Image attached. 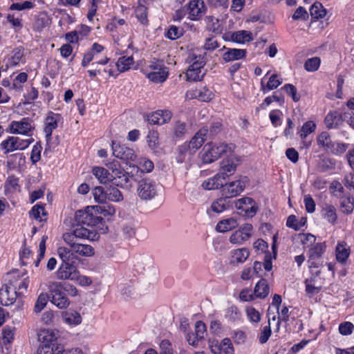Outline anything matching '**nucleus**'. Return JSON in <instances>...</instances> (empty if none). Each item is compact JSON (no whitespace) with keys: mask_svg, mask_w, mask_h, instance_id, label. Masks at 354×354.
I'll list each match as a JSON object with an SVG mask.
<instances>
[{"mask_svg":"<svg viewBox=\"0 0 354 354\" xmlns=\"http://www.w3.org/2000/svg\"><path fill=\"white\" fill-rule=\"evenodd\" d=\"M234 148L235 145L232 143L207 144L203 149V162L206 164L212 163L223 155L231 154Z\"/></svg>","mask_w":354,"mask_h":354,"instance_id":"nucleus-1","label":"nucleus"},{"mask_svg":"<svg viewBox=\"0 0 354 354\" xmlns=\"http://www.w3.org/2000/svg\"><path fill=\"white\" fill-rule=\"evenodd\" d=\"M9 279L8 283L3 286L0 290V304L3 306L13 304L17 297V282L19 279L17 271L8 273Z\"/></svg>","mask_w":354,"mask_h":354,"instance_id":"nucleus-2","label":"nucleus"},{"mask_svg":"<svg viewBox=\"0 0 354 354\" xmlns=\"http://www.w3.org/2000/svg\"><path fill=\"white\" fill-rule=\"evenodd\" d=\"M93 206H88L84 210H77L75 214L77 224L93 227L102 223L100 216L96 215Z\"/></svg>","mask_w":354,"mask_h":354,"instance_id":"nucleus-3","label":"nucleus"},{"mask_svg":"<svg viewBox=\"0 0 354 354\" xmlns=\"http://www.w3.org/2000/svg\"><path fill=\"white\" fill-rule=\"evenodd\" d=\"M34 141L32 138L21 139L19 137L8 136L1 142V149L7 154L17 150H24Z\"/></svg>","mask_w":354,"mask_h":354,"instance_id":"nucleus-4","label":"nucleus"},{"mask_svg":"<svg viewBox=\"0 0 354 354\" xmlns=\"http://www.w3.org/2000/svg\"><path fill=\"white\" fill-rule=\"evenodd\" d=\"M49 292L51 302L60 309L66 308L70 305V301L66 294L62 290L61 282L54 281L49 285Z\"/></svg>","mask_w":354,"mask_h":354,"instance_id":"nucleus-5","label":"nucleus"},{"mask_svg":"<svg viewBox=\"0 0 354 354\" xmlns=\"http://www.w3.org/2000/svg\"><path fill=\"white\" fill-rule=\"evenodd\" d=\"M137 192L141 200H151L158 194L157 185L149 178H143L138 182Z\"/></svg>","mask_w":354,"mask_h":354,"instance_id":"nucleus-6","label":"nucleus"},{"mask_svg":"<svg viewBox=\"0 0 354 354\" xmlns=\"http://www.w3.org/2000/svg\"><path fill=\"white\" fill-rule=\"evenodd\" d=\"M112 184L123 189H130L131 183L128 173L122 169L118 163H114L111 167Z\"/></svg>","mask_w":354,"mask_h":354,"instance_id":"nucleus-7","label":"nucleus"},{"mask_svg":"<svg viewBox=\"0 0 354 354\" xmlns=\"http://www.w3.org/2000/svg\"><path fill=\"white\" fill-rule=\"evenodd\" d=\"M235 207L239 214L246 218L254 217L259 209L257 203L250 197H243L235 201Z\"/></svg>","mask_w":354,"mask_h":354,"instance_id":"nucleus-8","label":"nucleus"},{"mask_svg":"<svg viewBox=\"0 0 354 354\" xmlns=\"http://www.w3.org/2000/svg\"><path fill=\"white\" fill-rule=\"evenodd\" d=\"M149 68L151 71L147 74V77L153 82H163L168 77L167 68L159 60L151 62L149 65Z\"/></svg>","mask_w":354,"mask_h":354,"instance_id":"nucleus-9","label":"nucleus"},{"mask_svg":"<svg viewBox=\"0 0 354 354\" xmlns=\"http://www.w3.org/2000/svg\"><path fill=\"white\" fill-rule=\"evenodd\" d=\"M113 154L115 157L120 158L127 163L129 161H134L136 155L134 151L124 145H121L117 141H112Z\"/></svg>","mask_w":354,"mask_h":354,"instance_id":"nucleus-10","label":"nucleus"},{"mask_svg":"<svg viewBox=\"0 0 354 354\" xmlns=\"http://www.w3.org/2000/svg\"><path fill=\"white\" fill-rule=\"evenodd\" d=\"M186 6L192 21L200 20L207 12V6L203 0H190Z\"/></svg>","mask_w":354,"mask_h":354,"instance_id":"nucleus-11","label":"nucleus"},{"mask_svg":"<svg viewBox=\"0 0 354 354\" xmlns=\"http://www.w3.org/2000/svg\"><path fill=\"white\" fill-rule=\"evenodd\" d=\"M247 182V177L230 182L225 184L221 192H223V194H226L232 200V198L240 195L243 192Z\"/></svg>","mask_w":354,"mask_h":354,"instance_id":"nucleus-12","label":"nucleus"},{"mask_svg":"<svg viewBox=\"0 0 354 354\" xmlns=\"http://www.w3.org/2000/svg\"><path fill=\"white\" fill-rule=\"evenodd\" d=\"M32 129L28 118H23L20 121H12L9 125V132L12 134L27 135Z\"/></svg>","mask_w":354,"mask_h":354,"instance_id":"nucleus-13","label":"nucleus"},{"mask_svg":"<svg viewBox=\"0 0 354 354\" xmlns=\"http://www.w3.org/2000/svg\"><path fill=\"white\" fill-rule=\"evenodd\" d=\"M61 118L62 116L59 113H55L53 111H50L48 113L44 121L45 127L44 129L47 140H50L51 138L53 131L57 128L58 122Z\"/></svg>","mask_w":354,"mask_h":354,"instance_id":"nucleus-14","label":"nucleus"},{"mask_svg":"<svg viewBox=\"0 0 354 354\" xmlns=\"http://www.w3.org/2000/svg\"><path fill=\"white\" fill-rule=\"evenodd\" d=\"M172 117L169 110H157L148 115L147 121L151 124L162 125L168 123Z\"/></svg>","mask_w":354,"mask_h":354,"instance_id":"nucleus-15","label":"nucleus"},{"mask_svg":"<svg viewBox=\"0 0 354 354\" xmlns=\"http://www.w3.org/2000/svg\"><path fill=\"white\" fill-rule=\"evenodd\" d=\"M226 158L221 162V167L223 171V174L225 176H228V174H233L237 165L240 162V158L234 153V151L231 154H226Z\"/></svg>","mask_w":354,"mask_h":354,"instance_id":"nucleus-16","label":"nucleus"},{"mask_svg":"<svg viewBox=\"0 0 354 354\" xmlns=\"http://www.w3.org/2000/svg\"><path fill=\"white\" fill-rule=\"evenodd\" d=\"M77 268L74 264H61L56 272L57 278L61 280H73L76 278Z\"/></svg>","mask_w":354,"mask_h":354,"instance_id":"nucleus-17","label":"nucleus"},{"mask_svg":"<svg viewBox=\"0 0 354 354\" xmlns=\"http://www.w3.org/2000/svg\"><path fill=\"white\" fill-rule=\"evenodd\" d=\"M226 176L225 174H217L213 178H209L207 181H204L202 184L205 189L212 190L219 188H224L226 183Z\"/></svg>","mask_w":354,"mask_h":354,"instance_id":"nucleus-18","label":"nucleus"},{"mask_svg":"<svg viewBox=\"0 0 354 354\" xmlns=\"http://www.w3.org/2000/svg\"><path fill=\"white\" fill-rule=\"evenodd\" d=\"M221 196L214 201L211 205V210L217 214L228 209L232 205V202L230 197L226 194H223V192H221Z\"/></svg>","mask_w":354,"mask_h":354,"instance_id":"nucleus-19","label":"nucleus"},{"mask_svg":"<svg viewBox=\"0 0 354 354\" xmlns=\"http://www.w3.org/2000/svg\"><path fill=\"white\" fill-rule=\"evenodd\" d=\"M188 132L187 124L182 120H174L172 124L171 138L175 140L183 139Z\"/></svg>","mask_w":354,"mask_h":354,"instance_id":"nucleus-20","label":"nucleus"},{"mask_svg":"<svg viewBox=\"0 0 354 354\" xmlns=\"http://www.w3.org/2000/svg\"><path fill=\"white\" fill-rule=\"evenodd\" d=\"M73 227L75 231V236H77V239L94 241L98 237L97 232L94 230L88 229L84 225L76 223Z\"/></svg>","mask_w":354,"mask_h":354,"instance_id":"nucleus-21","label":"nucleus"},{"mask_svg":"<svg viewBox=\"0 0 354 354\" xmlns=\"http://www.w3.org/2000/svg\"><path fill=\"white\" fill-rule=\"evenodd\" d=\"M93 207H94L93 210L96 215L100 216L102 220L104 218L109 219L115 213L114 206L106 202L101 203V205H94Z\"/></svg>","mask_w":354,"mask_h":354,"instance_id":"nucleus-22","label":"nucleus"},{"mask_svg":"<svg viewBox=\"0 0 354 354\" xmlns=\"http://www.w3.org/2000/svg\"><path fill=\"white\" fill-rule=\"evenodd\" d=\"M322 216L331 225H335L337 221V210L334 205L325 204L321 210Z\"/></svg>","mask_w":354,"mask_h":354,"instance_id":"nucleus-23","label":"nucleus"},{"mask_svg":"<svg viewBox=\"0 0 354 354\" xmlns=\"http://www.w3.org/2000/svg\"><path fill=\"white\" fill-rule=\"evenodd\" d=\"M57 254L62 260L61 264H74L75 261L77 259V257L74 255V252L72 251V250L65 247L58 248Z\"/></svg>","mask_w":354,"mask_h":354,"instance_id":"nucleus-24","label":"nucleus"},{"mask_svg":"<svg viewBox=\"0 0 354 354\" xmlns=\"http://www.w3.org/2000/svg\"><path fill=\"white\" fill-rule=\"evenodd\" d=\"M232 259L230 263L238 264L244 263L250 256V251L246 248L234 250L231 252Z\"/></svg>","mask_w":354,"mask_h":354,"instance_id":"nucleus-25","label":"nucleus"},{"mask_svg":"<svg viewBox=\"0 0 354 354\" xmlns=\"http://www.w3.org/2000/svg\"><path fill=\"white\" fill-rule=\"evenodd\" d=\"M246 55V50L238 48H229L223 55V59L225 62H230L244 58Z\"/></svg>","mask_w":354,"mask_h":354,"instance_id":"nucleus-26","label":"nucleus"},{"mask_svg":"<svg viewBox=\"0 0 354 354\" xmlns=\"http://www.w3.org/2000/svg\"><path fill=\"white\" fill-rule=\"evenodd\" d=\"M225 317L229 322L235 323L242 319V313L236 306L232 305L225 310Z\"/></svg>","mask_w":354,"mask_h":354,"instance_id":"nucleus-27","label":"nucleus"},{"mask_svg":"<svg viewBox=\"0 0 354 354\" xmlns=\"http://www.w3.org/2000/svg\"><path fill=\"white\" fill-rule=\"evenodd\" d=\"M350 255V248L345 242L339 243L336 247V259L338 262L345 263Z\"/></svg>","mask_w":354,"mask_h":354,"instance_id":"nucleus-28","label":"nucleus"},{"mask_svg":"<svg viewBox=\"0 0 354 354\" xmlns=\"http://www.w3.org/2000/svg\"><path fill=\"white\" fill-rule=\"evenodd\" d=\"M340 198L342 212L344 214L352 213L354 209V198L348 194V195L342 196Z\"/></svg>","mask_w":354,"mask_h":354,"instance_id":"nucleus-29","label":"nucleus"},{"mask_svg":"<svg viewBox=\"0 0 354 354\" xmlns=\"http://www.w3.org/2000/svg\"><path fill=\"white\" fill-rule=\"evenodd\" d=\"M342 117L337 111L329 112L324 120L325 124L328 129L336 128L342 122Z\"/></svg>","mask_w":354,"mask_h":354,"instance_id":"nucleus-30","label":"nucleus"},{"mask_svg":"<svg viewBox=\"0 0 354 354\" xmlns=\"http://www.w3.org/2000/svg\"><path fill=\"white\" fill-rule=\"evenodd\" d=\"M269 291L270 288L267 280L262 279L257 283L254 293L256 297L264 299L268 295Z\"/></svg>","mask_w":354,"mask_h":354,"instance_id":"nucleus-31","label":"nucleus"},{"mask_svg":"<svg viewBox=\"0 0 354 354\" xmlns=\"http://www.w3.org/2000/svg\"><path fill=\"white\" fill-rule=\"evenodd\" d=\"M237 226V221L234 218H229L220 221L216 226V230L219 232H225L236 228Z\"/></svg>","mask_w":354,"mask_h":354,"instance_id":"nucleus-32","label":"nucleus"},{"mask_svg":"<svg viewBox=\"0 0 354 354\" xmlns=\"http://www.w3.org/2000/svg\"><path fill=\"white\" fill-rule=\"evenodd\" d=\"M71 250L74 253L83 257H91L94 254V249L92 246L78 242L73 245Z\"/></svg>","mask_w":354,"mask_h":354,"instance_id":"nucleus-33","label":"nucleus"},{"mask_svg":"<svg viewBox=\"0 0 354 354\" xmlns=\"http://www.w3.org/2000/svg\"><path fill=\"white\" fill-rule=\"evenodd\" d=\"M92 173L100 183L105 184L111 180V174L102 167H94Z\"/></svg>","mask_w":354,"mask_h":354,"instance_id":"nucleus-34","label":"nucleus"},{"mask_svg":"<svg viewBox=\"0 0 354 354\" xmlns=\"http://www.w3.org/2000/svg\"><path fill=\"white\" fill-rule=\"evenodd\" d=\"M317 142L319 147L323 148L324 150L329 151L330 146H332L333 141L329 133L326 131H323L319 133L317 138Z\"/></svg>","mask_w":354,"mask_h":354,"instance_id":"nucleus-35","label":"nucleus"},{"mask_svg":"<svg viewBox=\"0 0 354 354\" xmlns=\"http://www.w3.org/2000/svg\"><path fill=\"white\" fill-rule=\"evenodd\" d=\"M38 339L41 342V344L54 345L56 337L53 331L42 330L38 334Z\"/></svg>","mask_w":354,"mask_h":354,"instance_id":"nucleus-36","label":"nucleus"},{"mask_svg":"<svg viewBox=\"0 0 354 354\" xmlns=\"http://www.w3.org/2000/svg\"><path fill=\"white\" fill-rule=\"evenodd\" d=\"M278 75L277 74L272 75L266 85H264L263 82V80L261 82V91L263 92V93H267L269 91L274 90L277 88L279 85L281 84L282 82L280 80L277 79Z\"/></svg>","mask_w":354,"mask_h":354,"instance_id":"nucleus-37","label":"nucleus"},{"mask_svg":"<svg viewBox=\"0 0 354 354\" xmlns=\"http://www.w3.org/2000/svg\"><path fill=\"white\" fill-rule=\"evenodd\" d=\"M63 319L66 324L78 325L82 322L80 314L76 311H66L63 313Z\"/></svg>","mask_w":354,"mask_h":354,"instance_id":"nucleus-38","label":"nucleus"},{"mask_svg":"<svg viewBox=\"0 0 354 354\" xmlns=\"http://www.w3.org/2000/svg\"><path fill=\"white\" fill-rule=\"evenodd\" d=\"M321 273V271L320 270H318L317 272H315V274H313L314 277H311L310 279H307L305 280V286H306V292L308 295L312 296V295H316L317 294L320 290H321V288L320 287H316L315 286H313V284H311L312 282H314L315 281V278L318 277Z\"/></svg>","mask_w":354,"mask_h":354,"instance_id":"nucleus-39","label":"nucleus"},{"mask_svg":"<svg viewBox=\"0 0 354 354\" xmlns=\"http://www.w3.org/2000/svg\"><path fill=\"white\" fill-rule=\"evenodd\" d=\"M134 61L132 56L129 57H121L118 59L116 66L118 71L120 72H124L131 68V66L133 64Z\"/></svg>","mask_w":354,"mask_h":354,"instance_id":"nucleus-40","label":"nucleus"},{"mask_svg":"<svg viewBox=\"0 0 354 354\" xmlns=\"http://www.w3.org/2000/svg\"><path fill=\"white\" fill-rule=\"evenodd\" d=\"M325 249L326 245L324 243L314 244L308 250V258H322Z\"/></svg>","mask_w":354,"mask_h":354,"instance_id":"nucleus-41","label":"nucleus"},{"mask_svg":"<svg viewBox=\"0 0 354 354\" xmlns=\"http://www.w3.org/2000/svg\"><path fill=\"white\" fill-rule=\"evenodd\" d=\"M232 39L237 43H244L252 40V35L250 31L240 30L232 35Z\"/></svg>","mask_w":354,"mask_h":354,"instance_id":"nucleus-42","label":"nucleus"},{"mask_svg":"<svg viewBox=\"0 0 354 354\" xmlns=\"http://www.w3.org/2000/svg\"><path fill=\"white\" fill-rule=\"evenodd\" d=\"M310 15L314 19H321L326 16V10L321 3L315 2L310 9Z\"/></svg>","mask_w":354,"mask_h":354,"instance_id":"nucleus-43","label":"nucleus"},{"mask_svg":"<svg viewBox=\"0 0 354 354\" xmlns=\"http://www.w3.org/2000/svg\"><path fill=\"white\" fill-rule=\"evenodd\" d=\"M135 15L138 20L142 25H147L149 20L147 18V8L144 5H139L135 9Z\"/></svg>","mask_w":354,"mask_h":354,"instance_id":"nucleus-44","label":"nucleus"},{"mask_svg":"<svg viewBox=\"0 0 354 354\" xmlns=\"http://www.w3.org/2000/svg\"><path fill=\"white\" fill-rule=\"evenodd\" d=\"M329 190L333 196L337 198H341L343 196L344 188L341 183L338 180H334L330 184Z\"/></svg>","mask_w":354,"mask_h":354,"instance_id":"nucleus-45","label":"nucleus"},{"mask_svg":"<svg viewBox=\"0 0 354 354\" xmlns=\"http://www.w3.org/2000/svg\"><path fill=\"white\" fill-rule=\"evenodd\" d=\"M321 64V59L318 57L308 59L304 63V68L308 72H315L318 70Z\"/></svg>","mask_w":354,"mask_h":354,"instance_id":"nucleus-46","label":"nucleus"},{"mask_svg":"<svg viewBox=\"0 0 354 354\" xmlns=\"http://www.w3.org/2000/svg\"><path fill=\"white\" fill-rule=\"evenodd\" d=\"M107 199L113 202H120L123 200L122 192L116 187H110L106 189Z\"/></svg>","mask_w":354,"mask_h":354,"instance_id":"nucleus-47","label":"nucleus"},{"mask_svg":"<svg viewBox=\"0 0 354 354\" xmlns=\"http://www.w3.org/2000/svg\"><path fill=\"white\" fill-rule=\"evenodd\" d=\"M29 214L30 216H32L35 219L38 220L39 221H43V219L41 217V215H46L45 212L44 206L42 204H37L34 205L32 207L31 210L30 211Z\"/></svg>","mask_w":354,"mask_h":354,"instance_id":"nucleus-48","label":"nucleus"},{"mask_svg":"<svg viewBox=\"0 0 354 354\" xmlns=\"http://www.w3.org/2000/svg\"><path fill=\"white\" fill-rule=\"evenodd\" d=\"M93 194L96 202L99 203H104L106 202L107 199L106 190H104L102 187L98 186L95 187Z\"/></svg>","mask_w":354,"mask_h":354,"instance_id":"nucleus-49","label":"nucleus"},{"mask_svg":"<svg viewBox=\"0 0 354 354\" xmlns=\"http://www.w3.org/2000/svg\"><path fill=\"white\" fill-rule=\"evenodd\" d=\"M245 313L248 319L253 323H259L261 321V314L252 306H247Z\"/></svg>","mask_w":354,"mask_h":354,"instance_id":"nucleus-50","label":"nucleus"},{"mask_svg":"<svg viewBox=\"0 0 354 354\" xmlns=\"http://www.w3.org/2000/svg\"><path fill=\"white\" fill-rule=\"evenodd\" d=\"M316 129V124L313 121L305 122L301 127L299 136L301 139H304L307 136L313 132Z\"/></svg>","mask_w":354,"mask_h":354,"instance_id":"nucleus-51","label":"nucleus"},{"mask_svg":"<svg viewBox=\"0 0 354 354\" xmlns=\"http://www.w3.org/2000/svg\"><path fill=\"white\" fill-rule=\"evenodd\" d=\"M183 35V29L176 26H171L165 33V37L171 40L180 38Z\"/></svg>","mask_w":354,"mask_h":354,"instance_id":"nucleus-52","label":"nucleus"},{"mask_svg":"<svg viewBox=\"0 0 354 354\" xmlns=\"http://www.w3.org/2000/svg\"><path fill=\"white\" fill-rule=\"evenodd\" d=\"M49 296L47 293H41L35 303V311L36 313H40L46 306Z\"/></svg>","mask_w":354,"mask_h":354,"instance_id":"nucleus-53","label":"nucleus"},{"mask_svg":"<svg viewBox=\"0 0 354 354\" xmlns=\"http://www.w3.org/2000/svg\"><path fill=\"white\" fill-rule=\"evenodd\" d=\"M205 75V73L202 71H194L193 68H189L186 73L188 81L197 82L201 81Z\"/></svg>","mask_w":354,"mask_h":354,"instance_id":"nucleus-54","label":"nucleus"},{"mask_svg":"<svg viewBox=\"0 0 354 354\" xmlns=\"http://www.w3.org/2000/svg\"><path fill=\"white\" fill-rule=\"evenodd\" d=\"M203 47L204 50L212 52L219 47V43L216 37L212 36L205 39Z\"/></svg>","mask_w":354,"mask_h":354,"instance_id":"nucleus-55","label":"nucleus"},{"mask_svg":"<svg viewBox=\"0 0 354 354\" xmlns=\"http://www.w3.org/2000/svg\"><path fill=\"white\" fill-rule=\"evenodd\" d=\"M248 239V235H244L239 230L235 231L230 236V242L233 244H242L244 241Z\"/></svg>","mask_w":354,"mask_h":354,"instance_id":"nucleus-56","label":"nucleus"},{"mask_svg":"<svg viewBox=\"0 0 354 354\" xmlns=\"http://www.w3.org/2000/svg\"><path fill=\"white\" fill-rule=\"evenodd\" d=\"M24 55V48L21 46L15 48L12 51L11 66H17Z\"/></svg>","mask_w":354,"mask_h":354,"instance_id":"nucleus-57","label":"nucleus"},{"mask_svg":"<svg viewBox=\"0 0 354 354\" xmlns=\"http://www.w3.org/2000/svg\"><path fill=\"white\" fill-rule=\"evenodd\" d=\"M195 331L194 333L201 339H204L207 335V327L204 322L202 321H197L195 323Z\"/></svg>","mask_w":354,"mask_h":354,"instance_id":"nucleus-58","label":"nucleus"},{"mask_svg":"<svg viewBox=\"0 0 354 354\" xmlns=\"http://www.w3.org/2000/svg\"><path fill=\"white\" fill-rule=\"evenodd\" d=\"M35 7V3L29 1H25L22 3H13L10 6L9 9L11 10H28L32 9Z\"/></svg>","mask_w":354,"mask_h":354,"instance_id":"nucleus-59","label":"nucleus"},{"mask_svg":"<svg viewBox=\"0 0 354 354\" xmlns=\"http://www.w3.org/2000/svg\"><path fill=\"white\" fill-rule=\"evenodd\" d=\"M148 145L151 149H156L159 145L158 133L157 131H150L147 136Z\"/></svg>","mask_w":354,"mask_h":354,"instance_id":"nucleus-60","label":"nucleus"},{"mask_svg":"<svg viewBox=\"0 0 354 354\" xmlns=\"http://www.w3.org/2000/svg\"><path fill=\"white\" fill-rule=\"evenodd\" d=\"M354 330V325L350 322H344L339 325L338 330L342 335H349Z\"/></svg>","mask_w":354,"mask_h":354,"instance_id":"nucleus-61","label":"nucleus"},{"mask_svg":"<svg viewBox=\"0 0 354 354\" xmlns=\"http://www.w3.org/2000/svg\"><path fill=\"white\" fill-rule=\"evenodd\" d=\"M221 354H234V348L232 342L229 338H224L220 342Z\"/></svg>","mask_w":354,"mask_h":354,"instance_id":"nucleus-62","label":"nucleus"},{"mask_svg":"<svg viewBox=\"0 0 354 354\" xmlns=\"http://www.w3.org/2000/svg\"><path fill=\"white\" fill-rule=\"evenodd\" d=\"M281 89H283L286 93L292 98L294 102H298L299 100L300 96L297 95V88L294 85L286 84Z\"/></svg>","mask_w":354,"mask_h":354,"instance_id":"nucleus-63","label":"nucleus"},{"mask_svg":"<svg viewBox=\"0 0 354 354\" xmlns=\"http://www.w3.org/2000/svg\"><path fill=\"white\" fill-rule=\"evenodd\" d=\"M54 349V345L40 344L35 354H58V351Z\"/></svg>","mask_w":354,"mask_h":354,"instance_id":"nucleus-64","label":"nucleus"}]
</instances>
